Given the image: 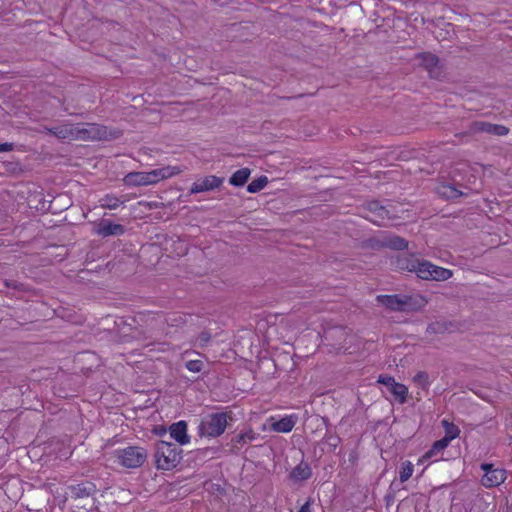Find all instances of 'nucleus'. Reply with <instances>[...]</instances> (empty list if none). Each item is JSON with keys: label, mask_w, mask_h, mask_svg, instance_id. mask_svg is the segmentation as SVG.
I'll return each mask as SVG.
<instances>
[{"label": "nucleus", "mask_w": 512, "mask_h": 512, "mask_svg": "<svg viewBox=\"0 0 512 512\" xmlns=\"http://www.w3.org/2000/svg\"><path fill=\"white\" fill-rule=\"evenodd\" d=\"M51 132L63 140H105L113 137L105 126L95 123L63 124Z\"/></svg>", "instance_id": "nucleus-1"}, {"label": "nucleus", "mask_w": 512, "mask_h": 512, "mask_svg": "<svg viewBox=\"0 0 512 512\" xmlns=\"http://www.w3.org/2000/svg\"><path fill=\"white\" fill-rule=\"evenodd\" d=\"M182 171L180 166H165L151 171L130 172L124 177V183L128 186L154 185Z\"/></svg>", "instance_id": "nucleus-2"}, {"label": "nucleus", "mask_w": 512, "mask_h": 512, "mask_svg": "<svg viewBox=\"0 0 512 512\" xmlns=\"http://www.w3.org/2000/svg\"><path fill=\"white\" fill-rule=\"evenodd\" d=\"M182 450L176 445L159 441L156 445L155 461L158 469L172 470L181 460Z\"/></svg>", "instance_id": "nucleus-3"}, {"label": "nucleus", "mask_w": 512, "mask_h": 512, "mask_svg": "<svg viewBox=\"0 0 512 512\" xmlns=\"http://www.w3.org/2000/svg\"><path fill=\"white\" fill-rule=\"evenodd\" d=\"M115 462L127 469L142 466L147 459V451L143 447L128 446L113 452Z\"/></svg>", "instance_id": "nucleus-4"}, {"label": "nucleus", "mask_w": 512, "mask_h": 512, "mask_svg": "<svg viewBox=\"0 0 512 512\" xmlns=\"http://www.w3.org/2000/svg\"><path fill=\"white\" fill-rule=\"evenodd\" d=\"M224 431V412L205 416L199 426V434L205 437H216Z\"/></svg>", "instance_id": "nucleus-5"}, {"label": "nucleus", "mask_w": 512, "mask_h": 512, "mask_svg": "<svg viewBox=\"0 0 512 512\" xmlns=\"http://www.w3.org/2000/svg\"><path fill=\"white\" fill-rule=\"evenodd\" d=\"M419 270L418 277L423 280L445 281L453 275L452 270L434 265L425 259L422 262V268H419Z\"/></svg>", "instance_id": "nucleus-6"}, {"label": "nucleus", "mask_w": 512, "mask_h": 512, "mask_svg": "<svg viewBox=\"0 0 512 512\" xmlns=\"http://www.w3.org/2000/svg\"><path fill=\"white\" fill-rule=\"evenodd\" d=\"M423 260L415 254H399L392 260L391 264L396 270L415 273L418 276Z\"/></svg>", "instance_id": "nucleus-7"}, {"label": "nucleus", "mask_w": 512, "mask_h": 512, "mask_svg": "<svg viewBox=\"0 0 512 512\" xmlns=\"http://www.w3.org/2000/svg\"><path fill=\"white\" fill-rule=\"evenodd\" d=\"M416 59L419 60V65L428 72L430 78L440 79L442 77V65L437 55L431 52H422L416 55Z\"/></svg>", "instance_id": "nucleus-8"}, {"label": "nucleus", "mask_w": 512, "mask_h": 512, "mask_svg": "<svg viewBox=\"0 0 512 512\" xmlns=\"http://www.w3.org/2000/svg\"><path fill=\"white\" fill-rule=\"evenodd\" d=\"M479 132H485L497 136H505L509 133V128L504 125L493 124L485 121H473L469 124L468 130L463 134L474 135Z\"/></svg>", "instance_id": "nucleus-9"}, {"label": "nucleus", "mask_w": 512, "mask_h": 512, "mask_svg": "<svg viewBox=\"0 0 512 512\" xmlns=\"http://www.w3.org/2000/svg\"><path fill=\"white\" fill-rule=\"evenodd\" d=\"M481 469L484 471L481 482L485 487L499 486L506 479V470L495 467L494 464L482 463Z\"/></svg>", "instance_id": "nucleus-10"}, {"label": "nucleus", "mask_w": 512, "mask_h": 512, "mask_svg": "<svg viewBox=\"0 0 512 512\" xmlns=\"http://www.w3.org/2000/svg\"><path fill=\"white\" fill-rule=\"evenodd\" d=\"M349 333L345 327L334 326L326 329L323 334V340L336 350L345 348L346 339Z\"/></svg>", "instance_id": "nucleus-11"}, {"label": "nucleus", "mask_w": 512, "mask_h": 512, "mask_svg": "<svg viewBox=\"0 0 512 512\" xmlns=\"http://www.w3.org/2000/svg\"><path fill=\"white\" fill-rule=\"evenodd\" d=\"M378 382L385 385L400 404L407 401L408 388L404 384L396 382L392 376L381 375Z\"/></svg>", "instance_id": "nucleus-12"}, {"label": "nucleus", "mask_w": 512, "mask_h": 512, "mask_svg": "<svg viewBox=\"0 0 512 512\" xmlns=\"http://www.w3.org/2000/svg\"><path fill=\"white\" fill-rule=\"evenodd\" d=\"M364 208L373 215L371 218H369V220L378 226L384 225V220L392 219L390 211L387 209V207L381 205L377 200L367 202L364 205Z\"/></svg>", "instance_id": "nucleus-13"}, {"label": "nucleus", "mask_w": 512, "mask_h": 512, "mask_svg": "<svg viewBox=\"0 0 512 512\" xmlns=\"http://www.w3.org/2000/svg\"><path fill=\"white\" fill-rule=\"evenodd\" d=\"M169 434L179 445L184 446L190 443L187 423L183 420L173 423L169 427Z\"/></svg>", "instance_id": "nucleus-14"}, {"label": "nucleus", "mask_w": 512, "mask_h": 512, "mask_svg": "<svg viewBox=\"0 0 512 512\" xmlns=\"http://www.w3.org/2000/svg\"><path fill=\"white\" fill-rule=\"evenodd\" d=\"M221 183V179L215 176H206L203 179H199L193 183L190 193L196 194L200 192L209 191L215 187H218Z\"/></svg>", "instance_id": "nucleus-15"}, {"label": "nucleus", "mask_w": 512, "mask_h": 512, "mask_svg": "<svg viewBox=\"0 0 512 512\" xmlns=\"http://www.w3.org/2000/svg\"><path fill=\"white\" fill-rule=\"evenodd\" d=\"M256 438V433L253 432L252 429H248L246 431H242L239 434H237L235 437H233L230 441V451L232 453H236L239 451L243 446L247 445L251 441H253Z\"/></svg>", "instance_id": "nucleus-16"}, {"label": "nucleus", "mask_w": 512, "mask_h": 512, "mask_svg": "<svg viewBox=\"0 0 512 512\" xmlns=\"http://www.w3.org/2000/svg\"><path fill=\"white\" fill-rule=\"evenodd\" d=\"M384 248H388L395 251H403L408 249L409 242L398 235L391 233H383Z\"/></svg>", "instance_id": "nucleus-17"}, {"label": "nucleus", "mask_w": 512, "mask_h": 512, "mask_svg": "<svg viewBox=\"0 0 512 512\" xmlns=\"http://www.w3.org/2000/svg\"><path fill=\"white\" fill-rule=\"evenodd\" d=\"M378 302L384 305L387 309L391 311H399L401 312L402 308V295L394 294V295H379L377 297Z\"/></svg>", "instance_id": "nucleus-18"}, {"label": "nucleus", "mask_w": 512, "mask_h": 512, "mask_svg": "<svg viewBox=\"0 0 512 512\" xmlns=\"http://www.w3.org/2000/svg\"><path fill=\"white\" fill-rule=\"evenodd\" d=\"M402 303V308L404 309H401V312H411L420 310L424 306L425 301L421 296L402 295Z\"/></svg>", "instance_id": "nucleus-19"}, {"label": "nucleus", "mask_w": 512, "mask_h": 512, "mask_svg": "<svg viewBox=\"0 0 512 512\" xmlns=\"http://www.w3.org/2000/svg\"><path fill=\"white\" fill-rule=\"evenodd\" d=\"M124 232V228L120 224L111 223L108 221H102L97 228V234L107 237L110 235H121Z\"/></svg>", "instance_id": "nucleus-20"}, {"label": "nucleus", "mask_w": 512, "mask_h": 512, "mask_svg": "<svg viewBox=\"0 0 512 512\" xmlns=\"http://www.w3.org/2000/svg\"><path fill=\"white\" fill-rule=\"evenodd\" d=\"M312 472L309 465L305 462H300L293 470L290 472V477L296 481H304L311 477Z\"/></svg>", "instance_id": "nucleus-21"}, {"label": "nucleus", "mask_w": 512, "mask_h": 512, "mask_svg": "<svg viewBox=\"0 0 512 512\" xmlns=\"http://www.w3.org/2000/svg\"><path fill=\"white\" fill-rule=\"evenodd\" d=\"M251 170L249 168H242L232 174L229 183L235 187H242L249 179Z\"/></svg>", "instance_id": "nucleus-22"}, {"label": "nucleus", "mask_w": 512, "mask_h": 512, "mask_svg": "<svg viewBox=\"0 0 512 512\" xmlns=\"http://www.w3.org/2000/svg\"><path fill=\"white\" fill-rule=\"evenodd\" d=\"M295 426V420L292 416H287L272 424V429L276 432L288 433Z\"/></svg>", "instance_id": "nucleus-23"}, {"label": "nucleus", "mask_w": 512, "mask_h": 512, "mask_svg": "<svg viewBox=\"0 0 512 512\" xmlns=\"http://www.w3.org/2000/svg\"><path fill=\"white\" fill-rule=\"evenodd\" d=\"M362 249L368 250H381L384 249V238L383 234L376 237L365 239L361 242Z\"/></svg>", "instance_id": "nucleus-24"}, {"label": "nucleus", "mask_w": 512, "mask_h": 512, "mask_svg": "<svg viewBox=\"0 0 512 512\" xmlns=\"http://www.w3.org/2000/svg\"><path fill=\"white\" fill-rule=\"evenodd\" d=\"M447 446L448 444L446 443V440L440 439L435 441L432 447L422 456L421 461L432 459L438 453L443 451Z\"/></svg>", "instance_id": "nucleus-25"}, {"label": "nucleus", "mask_w": 512, "mask_h": 512, "mask_svg": "<svg viewBox=\"0 0 512 512\" xmlns=\"http://www.w3.org/2000/svg\"><path fill=\"white\" fill-rule=\"evenodd\" d=\"M442 424L445 428V436L442 439L446 440V443L449 444L453 439H455L459 435L460 430L456 425H454L453 423H449L446 420H443Z\"/></svg>", "instance_id": "nucleus-26"}, {"label": "nucleus", "mask_w": 512, "mask_h": 512, "mask_svg": "<svg viewBox=\"0 0 512 512\" xmlns=\"http://www.w3.org/2000/svg\"><path fill=\"white\" fill-rule=\"evenodd\" d=\"M268 184V178L264 175L258 177L257 179H254L252 182H250L247 186V191L249 193H257L264 189L266 185Z\"/></svg>", "instance_id": "nucleus-27"}, {"label": "nucleus", "mask_w": 512, "mask_h": 512, "mask_svg": "<svg viewBox=\"0 0 512 512\" xmlns=\"http://www.w3.org/2000/svg\"><path fill=\"white\" fill-rule=\"evenodd\" d=\"M99 203L102 208L113 210L117 209L122 203V201L114 195H105L103 198L100 199Z\"/></svg>", "instance_id": "nucleus-28"}, {"label": "nucleus", "mask_w": 512, "mask_h": 512, "mask_svg": "<svg viewBox=\"0 0 512 512\" xmlns=\"http://www.w3.org/2000/svg\"><path fill=\"white\" fill-rule=\"evenodd\" d=\"M243 421V413L238 409H228L226 408V428H228L231 422Z\"/></svg>", "instance_id": "nucleus-29"}, {"label": "nucleus", "mask_w": 512, "mask_h": 512, "mask_svg": "<svg viewBox=\"0 0 512 512\" xmlns=\"http://www.w3.org/2000/svg\"><path fill=\"white\" fill-rule=\"evenodd\" d=\"M414 466L410 461H405L402 463L401 469L399 471V479L401 482H406L413 473Z\"/></svg>", "instance_id": "nucleus-30"}, {"label": "nucleus", "mask_w": 512, "mask_h": 512, "mask_svg": "<svg viewBox=\"0 0 512 512\" xmlns=\"http://www.w3.org/2000/svg\"><path fill=\"white\" fill-rule=\"evenodd\" d=\"M413 382L420 386L423 390H427L429 385H430V382H429V375L427 372L425 371H420L418 372L414 377H413Z\"/></svg>", "instance_id": "nucleus-31"}, {"label": "nucleus", "mask_w": 512, "mask_h": 512, "mask_svg": "<svg viewBox=\"0 0 512 512\" xmlns=\"http://www.w3.org/2000/svg\"><path fill=\"white\" fill-rule=\"evenodd\" d=\"M203 363L200 360H190L186 363V368L191 372H200Z\"/></svg>", "instance_id": "nucleus-32"}, {"label": "nucleus", "mask_w": 512, "mask_h": 512, "mask_svg": "<svg viewBox=\"0 0 512 512\" xmlns=\"http://www.w3.org/2000/svg\"><path fill=\"white\" fill-rule=\"evenodd\" d=\"M443 325L436 322V323H431L428 325L427 327V331L428 332H431V333H439L443 330Z\"/></svg>", "instance_id": "nucleus-33"}, {"label": "nucleus", "mask_w": 512, "mask_h": 512, "mask_svg": "<svg viewBox=\"0 0 512 512\" xmlns=\"http://www.w3.org/2000/svg\"><path fill=\"white\" fill-rule=\"evenodd\" d=\"M444 189H448L450 191V194H449L450 197H458L459 195H462V193L460 191H458L457 189H455L452 186H444Z\"/></svg>", "instance_id": "nucleus-34"}, {"label": "nucleus", "mask_w": 512, "mask_h": 512, "mask_svg": "<svg viewBox=\"0 0 512 512\" xmlns=\"http://www.w3.org/2000/svg\"><path fill=\"white\" fill-rule=\"evenodd\" d=\"M311 499L309 498L299 509V512H311Z\"/></svg>", "instance_id": "nucleus-35"}, {"label": "nucleus", "mask_w": 512, "mask_h": 512, "mask_svg": "<svg viewBox=\"0 0 512 512\" xmlns=\"http://www.w3.org/2000/svg\"><path fill=\"white\" fill-rule=\"evenodd\" d=\"M13 148V145L11 143H3L0 144V153L1 152H8L11 151Z\"/></svg>", "instance_id": "nucleus-36"}, {"label": "nucleus", "mask_w": 512, "mask_h": 512, "mask_svg": "<svg viewBox=\"0 0 512 512\" xmlns=\"http://www.w3.org/2000/svg\"><path fill=\"white\" fill-rule=\"evenodd\" d=\"M329 444L336 447L338 442H339V438L337 437H329Z\"/></svg>", "instance_id": "nucleus-37"}, {"label": "nucleus", "mask_w": 512, "mask_h": 512, "mask_svg": "<svg viewBox=\"0 0 512 512\" xmlns=\"http://www.w3.org/2000/svg\"><path fill=\"white\" fill-rule=\"evenodd\" d=\"M463 133H464V132H462V133H458V134H455V137L463 139L464 137H469V136H470V135H465V134H463Z\"/></svg>", "instance_id": "nucleus-38"}, {"label": "nucleus", "mask_w": 512, "mask_h": 512, "mask_svg": "<svg viewBox=\"0 0 512 512\" xmlns=\"http://www.w3.org/2000/svg\"><path fill=\"white\" fill-rule=\"evenodd\" d=\"M231 351H232L233 355H239V352H240V351L236 348V345H234V348H233V349H231Z\"/></svg>", "instance_id": "nucleus-39"}, {"label": "nucleus", "mask_w": 512, "mask_h": 512, "mask_svg": "<svg viewBox=\"0 0 512 512\" xmlns=\"http://www.w3.org/2000/svg\"><path fill=\"white\" fill-rule=\"evenodd\" d=\"M304 94H299L298 96H295L294 98H301L303 97ZM293 97H286V99H292Z\"/></svg>", "instance_id": "nucleus-40"}]
</instances>
